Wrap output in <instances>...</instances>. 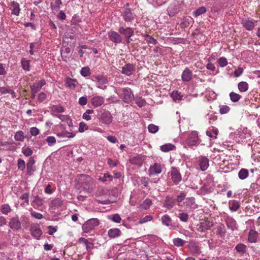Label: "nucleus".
<instances>
[{
  "label": "nucleus",
  "mask_w": 260,
  "mask_h": 260,
  "mask_svg": "<svg viewBox=\"0 0 260 260\" xmlns=\"http://www.w3.org/2000/svg\"><path fill=\"white\" fill-rule=\"evenodd\" d=\"M152 204V202L150 199H146L142 204L140 205V207L142 209L147 210L149 208Z\"/></svg>",
  "instance_id": "603ef678"
},
{
  "label": "nucleus",
  "mask_w": 260,
  "mask_h": 260,
  "mask_svg": "<svg viewBox=\"0 0 260 260\" xmlns=\"http://www.w3.org/2000/svg\"><path fill=\"white\" fill-rule=\"evenodd\" d=\"M233 136L237 142H240L244 139L249 138L250 134L247 128H244L242 130L237 131L234 135H232Z\"/></svg>",
  "instance_id": "f03ea898"
},
{
  "label": "nucleus",
  "mask_w": 260,
  "mask_h": 260,
  "mask_svg": "<svg viewBox=\"0 0 260 260\" xmlns=\"http://www.w3.org/2000/svg\"><path fill=\"white\" fill-rule=\"evenodd\" d=\"M161 171V165L160 164L155 162L150 166L148 170V174L149 176H153L160 174Z\"/></svg>",
  "instance_id": "1a4fd4ad"
},
{
  "label": "nucleus",
  "mask_w": 260,
  "mask_h": 260,
  "mask_svg": "<svg viewBox=\"0 0 260 260\" xmlns=\"http://www.w3.org/2000/svg\"><path fill=\"white\" fill-rule=\"evenodd\" d=\"M25 167H26V164H25V161L21 158H19L17 160L18 169L21 171H23L25 168Z\"/></svg>",
  "instance_id": "5fc2aeb1"
},
{
  "label": "nucleus",
  "mask_w": 260,
  "mask_h": 260,
  "mask_svg": "<svg viewBox=\"0 0 260 260\" xmlns=\"http://www.w3.org/2000/svg\"><path fill=\"white\" fill-rule=\"evenodd\" d=\"M11 11V13L15 16H19L20 12V8L19 4L16 2H12L10 5L9 7Z\"/></svg>",
  "instance_id": "412c9836"
},
{
  "label": "nucleus",
  "mask_w": 260,
  "mask_h": 260,
  "mask_svg": "<svg viewBox=\"0 0 260 260\" xmlns=\"http://www.w3.org/2000/svg\"><path fill=\"white\" fill-rule=\"evenodd\" d=\"M35 160L32 157H29L26 163V173L28 176H31L34 174L36 169L34 165Z\"/></svg>",
  "instance_id": "ddd939ff"
},
{
  "label": "nucleus",
  "mask_w": 260,
  "mask_h": 260,
  "mask_svg": "<svg viewBox=\"0 0 260 260\" xmlns=\"http://www.w3.org/2000/svg\"><path fill=\"white\" fill-rule=\"evenodd\" d=\"M218 131L216 128H213L212 130L209 129L207 131L206 135L213 139H216L218 134Z\"/></svg>",
  "instance_id": "79ce46f5"
},
{
  "label": "nucleus",
  "mask_w": 260,
  "mask_h": 260,
  "mask_svg": "<svg viewBox=\"0 0 260 260\" xmlns=\"http://www.w3.org/2000/svg\"><path fill=\"white\" fill-rule=\"evenodd\" d=\"M173 243L177 247H181L184 245L185 241L181 238H177L173 240Z\"/></svg>",
  "instance_id": "6e6d98bb"
},
{
  "label": "nucleus",
  "mask_w": 260,
  "mask_h": 260,
  "mask_svg": "<svg viewBox=\"0 0 260 260\" xmlns=\"http://www.w3.org/2000/svg\"><path fill=\"white\" fill-rule=\"evenodd\" d=\"M170 176L173 182L175 184H178L182 179V177L179 171L175 167H172L170 172Z\"/></svg>",
  "instance_id": "6e6552de"
},
{
  "label": "nucleus",
  "mask_w": 260,
  "mask_h": 260,
  "mask_svg": "<svg viewBox=\"0 0 260 260\" xmlns=\"http://www.w3.org/2000/svg\"><path fill=\"white\" fill-rule=\"evenodd\" d=\"M213 224L212 222L205 220L201 222L198 225L197 230L200 232H205V231L210 229L212 227Z\"/></svg>",
  "instance_id": "f8f14e48"
},
{
  "label": "nucleus",
  "mask_w": 260,
  "mask_h": 260,
  "mask_svg": "<svg viewBox=\"0 0 260 260\" xmlns=\"http://www.w3.org/2000/svg\"><path fill=\"white\" fill-rule=\"evenodd\" d=\"M98 118L104 125H110L113 121V117L111 113L106 110L102 109L98 111Z\"/></svg>",
  "instance_id": "f257e3e1"
},
{
  "label": "nucleus",
  "mask_w": 260,
  "mask_h": 260,
  "mask_svg": "<svg viewBox=\"0 0 260 260\" xmlns=\"http://www.w3.org/2000/svg\"><path fill=\"white\" fill-rule=\"evenodd\" d=\"M257 238V233L253 230H250L249 232L248 240L249 242L254 243L256 241Z\"/></svg>",
  "instance_id": "2f4dec72"
},
{
  "label": "nucleus",
  "mask_w": 260,
  "mask_h": 260,
  "mask_svg": "<svg viewBox=\"0 0 260 260\" xmlns=\"http://www.w3.org/2000/svg\"><path fill=\"white\" fill-rule=\"evenodd\" d=\"M108 219L116 223H120L121 220V218L118 214L109 215Z\"/></svg>",
  "instance_id": "8fccbe9b"
},
{
  "label": "nucleus",
  "mask_w": 260,
  "mask_h": 260,
  "mask_svg": "<svg viewBox=\"0 0 260 260\" xmlns=\"http://www.w3.org/2000/svg\"><path fill=\"white\" fill-rule=\"evenodd\" d=\"M201 142L198 136V133L197 131H192L190 132L186 139V143L189 146H197Z\"/></svg>",
  "instance_id": "7ed1b4c3"
},
{
  "label": "nucleus",
  "mask_w": 260,
  "mask_h": 260,
  "mask_svg": "<svg viewBox=\"0 0 260 260\" xmlns=\"http://www.w3.org/2000/svg\"><path fill=\"white\" fill-rule=\"evenodd\" d=\"M229 96L231 101L234 103L238 102L241 98V96L240 94L233 91L230 93Z\"/></svg>",
  "instance_id": "37998d69"
},
{
  "label": "nucleus",
  "mask_w": 260,
  "mask_h": 260,
  "mask_svg": "<svg viewBox=\"0 0 260 260\" xmlns=\"http://www.w3.org/2000/svg\"><path fill=\"white\" fill-rule=\"evenodd\" d=\"M230 209L233 211H237L240 207V203L238 201L231 200L229 202Z\"/></svg>",
  "instance_id": "7c9ffc66"
},
{
  "label": "nucleus",
  "mask_w": 260,
  "mask_h": 260,
  "mask_svg": "<svg viewBox=\"0 0 260 260\" xmlns=\"http://www.w3.org/2000/svg\"><path fill=\"white\" fill-rule=\"evenodd\" d=\"M108 234L110 238H115L119 237L121 234V232L118 228H113L108 231Z\"/></svg>",
  "instance_id": "cd10ccee"
},
{
  "label": "nucleus",
  "mask_w": 260,
  "mask_h": 260,
  "mask_svg": "<svg viewBox=\"0 0 260 260\" xmlns=\"http://www.w3.org/2000/svg\"><path fill=\"white\" fill-rule=\"evenodd\" d=\"M118 31L120 34L124 35L125 37L127 36L128 38H131L134 35V30L129 27L124 28L123 26H120L119 28Z\"/></svg>",
  "instance_id": "5701e85b"
},
{
  "label": "nucleus",
  "mask_w": 260,
  "mask_h": 260,
  "mask_svg": "<svg viewBox=\"0 0 260 260\" xmlns=\"http://www.w3.org/2000/svg\"><path fill=\"white\" fill-rule=\"evenodd\" d=\"M219 66L221 68H223L225 67L228 64V61L225 57H220L217 61Z\"/></svg>",
  "instance_id": "e2e57ef3"
},
{
  "label": "nucleus",
  "mask_w": 260,
  "mask_h": 260,
  "mask_svg": "<svg viewBox=\"0 0 260 260\" xmlns=\"http://www.w3.org/2000/svg\"><path fill=\"white\" fill-rule=\"evenodd\" d=\"M45 84L46 81L45 80H41L38 83H34L30 86L31 92L37 93Z\"/></svg>",
  "instance_id": "393cba45"
},
{
  "label": "nucleus",
  "mask_w": 260,
  "mask_h": 260,
  "mask_svg": "<svg viewBox=\"0 0 260 260\" xmlns=\"http://www.w3.org/2000/svg\"><path fill=\"white\" fill-rule=\"evenodd\" d=\"M207 11V9L205 7L202 6L198 9H197L196 11L193 12V15L195 17H198L202 14L205 13Z\"/></svg>",
  "instance_id": "09e8293b"
},
{
  "label": "nucleus",
  "mask_w": 260,
  "mask_h": 260,
  "mask_svg": "<svg viewBox=\"0 0 260 260\" xmlns=\"http://www.w3.org/2000/svg\"><path fill=\"white\" fill-rule=\"evenodd\" d=\"M50 112L52 116H56L58 113L64 112V108L60 105H53L50 108Z\"/></svg>",
  "instance_id": "a878e982"
},
{
  "label": "nucleus",
  "mask_w": 260,
  "mask_h": 260,
  "mask_svg": "<svg viewBox=\"0 0 260 260\" xmlns=\"http://www.w3.org/2000/svg\"><path fill=\"white\" fill-rule=\"evenodd\" d=\"M168 14L170 16H174L175 14H176L178 12V9L176 6L171 5H170L168 9H167Z\"/></svg>",
  "instance_id": "c03bdc74"
},
{
  "label": "nucleus",
  "mask_w": 260,
  "mask_h": 260,
  "mask_svg": "<svg viewBox=\"0 0 260 260\" xmlns=\"http://www.w3.org/2000/svg\"><path fill=\"white\" fill-rule=\"evenodd\" d=\"M219 112L221 114H224L228 113L230 110V107L227 105H220L219 106Z\"/></svg>",
  "instance_id": "69168bd1"
},
{
  "label": "nucleus",
  "mask_w": 260,
  "mask_h": 260,
  "mask_svg": "<svg viewBox=\"0 0 260 260\" xmlns=\"http://www.w3.org/2000/svg\"><path fill=\"white\" fill-rule=\"evenodd\" d=\"M122 95L121 98L124 102L130 103L134 99V95L132 90L129 88H124L122 89Z\"/></svg>",
  "instance_id": "0eeeda50"
},
{
  "label": "nucleus",
  "mask_w": 260,
  "mask_h": 260,
  "mask_svg": "<svg viewBox=\"0 0 260 260\" xmlns=\"http://www.w3.org/2000/svg\"><path fill=\"white\" fill-rule=\"evenodd\" d=\"M224 221L229 229L232 230V231L238 230V224L233 217L227 215L224 218Z\"/></svg>",
  "instance_id": "423d86ee"
},
{
  "label": "nucleus",
  "mask_w": 260,
  "mask_h": 260,
  "mask_svg": "<svg viewBox=\"0 0 260 260\" xmlns=\"http://www.w3.org/2000/svg\"><path fill=\"white\" fill-rule=\"evenodd\" d=\"M21 66L23 69L26 71H30V61L25 58L21 59Z\"/></svg>",
  "instance_id": "49530a36"
},
{
  "label": "nucleus",
  "mask_w": 260,
  "mask_h": 260,
  "mask_svg": "<svg viewBox=\"0 0 260 260\" xmlns=\"http://www.w3.org/2000/svg\"><path fill=\"white\" fill-rule=\"evenodd\" d=\"M130 162L131 164L137 165L138 166H140L142 165V159L139 156L131 158Z\"/></svg>",
  "instance_id": "4d7b16f0"
},
{
  "label": "nucleus",
  "mask_w": 260,
  "mask_h": 260,
  "mask_svg": "<svg viewBox=\"0 0 260 260\" xmlns=\"http://www.w3.org/2000/svg\"><path fill=\"white\" fill-rule=\"evenodd\" d=\"M110 41L115 44H119L122 42V37L116 31L111 30L107 33Z\"/></svg>",
  "instance_id": "9d476101"
},
{
  "label": "nucleus",
  "mask_w": 260,
  "mask_h": 260,
  "mask_svg": "<svg viewBox=\"0 0 260 260\" xmlns=\"http://www.w3.org/2000/svg\"><path fill=\"white\" fill-rule=\"evenodd\" d=\"M121 16L126 22H131L134 20L135 17V15L132 12L129 8H124Z\"/></svg>",
  "instance_id": "9b49d317"
},
{
  "label": "nucleus",
  "mask_w": 260,
  "mask_h": 260,
  "mask_svg": "<svg viewBox=\"0 0 260 260\" xmlns=\"http://www.w3.org/2000/svg\"><path fill=\"white\" fill-rule=\"evenodd\" d=\"M99 224V220L97 218H91L86 221L82 226V229L85 233H88L94 229Z\"/></svg>",
  "instance_id": "20e7f679"
},
{
  "label": "nucleus",
  "mask_w": 260,
  "mask_h": 260,
  "mask_svg": "<svg viewBox=\"0 0 260 260\" xmlns=\"http://www.w3.org/2000/svg\"><path fill=\"white\" fill-rule=\"evenodd\" d=\"M171 96L176 102L179 101L182 99V95L178 91H173L171 93Z\"/></svg>",
  "instance_id": "bf43d9fd"
},
{
  "label": "nucleus",
  "mask_w": 260,
  "mask_h": 260,
  "mask_svg": "<svg viewBox=\"0 0 260 260\" xmlns=\"http://www.w3.org/2000/svg\"><path fill=\"white\" fill-rule=\"evenodd\" d=\"M65 85L71 89H74L77 86L78 81L75 79L67 77L65 80Z\"/></svg>",
  "instance_id": "b1692460"
},
{
  "label": "nucleus",
  "mask_w": 260,
  "mask_h": 260,
  "mask_svg": "<svg viewBox=\"0 0 260 260\" xmlns=\"http://www.w3.org/2000/svg\"><path fill=\"white\" fill-rule=\"evenodd\" d=\"M186 193L181 192L177 196L176 201L178 203V205L180 207H183V202L185 201L186 197Z\"/></svg>",
  "instance_id": "72a5a7b5"
},
{
  "label": "nucleus",
  "mask_w": 260,
  "mask_h": 260,
  "mask_svg": "<svg viewBox=\"0 0 260 260\" xmlns=\"http://www.w3.org/2000/svg\"><path fill=\"white\" fill-rule=\"evenodd\" d=\"M249 176V172L246 169H241L238 172V177L241 180L246 179Z\"/></svg>",
  "instance_id": "f704fd0d"
},
{
  "label": "nucleus",
  "mask_w": 260,
  "mask_h": 260,
  "mask_svg": "<svg viewBox=\"0 0 260 260\" xmlns=\"http://www.w3.org/2000/svg\"><path fill=\"white\" fill-rule=\"evenodd\" d=\"M144 40L148 43V44H151L153 45H156L157 43V41L156 39H154L151 36L145 34L144 35Z\"/></svg>",
  "instance_id": "3c124183"
},
{
  "label": "nucleus",
  "mask_w": 260,
  "mask_h": 260,
  "mask_svg": "<svg viewBox=\"0 0 260 260\" xmlns=\"http://www.w3.org/2000/svg\"><path fill=\"white\" fill-rule=\"evenodd\" d=\"M236 251L240 253L241 254H243L246 252V246L243 244H238L235 247Z\"/></svg>",
  "instance_id": "de8ad7c7"
},
{
  "label": "nucleus",
  "mask_w": 260,
  "mask_h": 260,
  "mask_svg": "<svg viewBox=\"0 0 260 260\" xmlns=\"http://www.w3.org/2000/svg\"><path fill=\"white\" fill-rule=\"evenodd\" d=\"M178 218L183 222H186L188 219V215L187 213L182 212L178 214Z\"/></svg>",
  "instance_id": "338daca9"
},
{
  "label": "nucleus",
  "mask_w": 260,
  "mask_h": 260,
  "mask_svg": "<svg viewBox=\"0 0 260 260\" xmlns=\"http://www.w3.org/2000/svg\"><path fill=\"white\" fill-rule=\"evenodd\" d=\"M14 139L17 141L23 142L25 139L24 133L22 131H17L14 135Z\"/></svg>",
  "instance_id": "a19ab883"
},
{
  "label": "nucleus",
  "mask_w": 260,
  "mask_h": 260,
  "mask_svg": "<svg viewBox=\"0 0 260 260\" xmlns=\"http://www.w3.org/2000/svg\"><path fill=\"white\" fill-rule=\"evenodd\" d=\"M148 129L149 133L155 134L158 132L159 127L156 125L150 124L148 126Z\"/></svg>",
  "instance_id": "680f3d73"
},
{
  "label": "nucleus",
  "mask_w": 260,
  "mask_h": 260,
  "mask_svg": "<svg viewBox=\"0 0 260 260\" xmlns=\"http://www.w3.org/2000/svg\"><path fill=\"white\" fill-rule=\"evenodd\" d=\"M22 152L26 157L30 156L33 153L32 150L29 147L22 148Z\"/></svg>",
  "instance_id": "0e129e2a"
},
{
  "label": "nucleus",
  "mask_w": 260,
  "mask_h": 260,
  "mask_svg": "<svg viewBox=\"0 0 260 260\" xmlns=\"http://www.w3.org/2000/svg\"><path fill=\"white\" fill-rule=\"evenodd\" d=\"M191 252L194 254H199L201 253V248L198 244L193 240H190L188 245Z\"/></svg>",
  "instance_id": "a211bd4d"
},
{
  "label": "nucleus",
  "mask_w": 260,
  "mask_h": 260,
  "mask_svg": "<svg viewBox=\"0 0 260 260\" xmlns=\"http://www.w3.org/2000/svg\"><path fill=\"white\" fill-rule=\"evenodd\" d=\"M95 78L97 80V87L101 89L106 88V86H105V84L108 83V80L106 77L103 76L99 75L97 76Z\"/></svg>",
  "instance_id": "4be33fe9"
},
{
  "label": "nucleus",
  "mask_w": 260,
  "mask_h": 260,
  "mask_svg": "<svg viewBox=\"0 0 260 260\" xmlns=\"http://www.w3.org/2000/svg\"><path fill=\"white\" fill-rule=\"evenodd\" d=\"M174 199L172 197L167 196L165 199L164 207L170 209L174 206Z\"/></svg>",
  "instance_id": "c756f323"
},
{
  "label": "nucleus",
  "mask_w": 260,
  "mask_h": 260,
  "mask_svg": "<svg viewBox=\"0 0 260 260\" xmlns=\"http://www.w3.org/2000/svg\"><path fill=\"white\" fill-rule=\"evenodd\" d=\"M175 146L170 143L166 144L160 146V150L165 152L175 149Z\"/></svg>",
  "instance_id": "4c0bfd02"
},
{
  "label": "nucleus",
  "mask_w": 260,
  "mask_h": 260,
  "mask_svg": "<svg viewBox=\"0 0 260 260\" xmlns=\"http://www.w3.org/2000/svg\"><path fill=\"white\" fill-rule=\"evenodd\" d=\"M88 129V125L84 122H81L79 123V126L78 131L80 133H83L85 131L87 130Z\"/></svg>",
  "instance_id": "774afa93"
},
{
  "label": "nucleus",
  "mask_w": 260,
  "mask_h": 260,
  "mask_svg": "<svg viewBox=\"0 0 260 260\" xmlns=\"http://www.w3.org/2000/svg\"><path fill=\"white\" fill-rule=\"evenodd\" d=\"M241 24L247 30H252L255 26V22L249 19H243Z\"/></svg>",
  "instance_id": "aec40b11"
},
{
  "label": "nucleus",
  "mask_w": 260,
  "mask_h": 260,
  "mask_svg": "<svg viewBox=\"0 0 260 260\" xmlns=\"http://www.w3.org/2000/svg\"><path fill=\"white\" fill-rule=\"evenodd\" d=\"M44 200L41 197L36 196L34 198V200L31 203L32 206L34 207H40L43 205Z\"/></svg>",
  "instance_id": "473e14b6"
},
{
  "label": "nucleus",
  "mask_w": 260,
  "mask_h": 260,
  "mask_svg": "<svg viewBox=\"0 0 260 260\" xmlns=\"http://www.w3.org/2000/svg\"><path fill=\"white\" fill-rule=\"evenodd\" d=\"M154 7H158L165 4L168 0H147Z\"/></svg>",
  "instance_id": "a18cd8bd"
},
{
  "label": "nucleus",
  "mask_w": 260,
  "mask_h": 260,
  "mask_svg": "<svg viewBox=\"0 0 260 260\" xmlns=\"http://www.w3.org/2000/svg\"><path fill=\"white\" fill-rule=\"evenodd\" d=\"M105 102L104 98L102 96L96 95L90 100V103L94 108L101 106Z\"/></svg>",
  "instance_id": "2eb2a0df"
},
{
  "label": "nucleus",
  "mask_w": 260,
  "mask_h": 260,
  "mask_svg": "<svg viewBox=\"0 0 260 260\" xmlns=\"http://www.w3.org/2000/svg\"><path fill=\"white\" fill-rule=\"evenodd\" d=\"M238 87L240 92H244L248 89V84L246 82L242 81L238 83Z\"/></svg>",
  "instance_id": "58836bf2"
},
{
  "label": "nucleus",
  "mask_w": 260,
  "mask_h": 260,
  "mask_svg": "<svg viewBox=\"0 0 260 260\" xmlns=\"http://www.w3.org/2000/svg\"><path fill=\"white\" fill-rule=\"evenodd\" d=\"M9 226L11 229L15 230L21 229V224L18 216L14 217L10 219Z\"/></svg>",
  "instance_id": "f3484780"
},
{
  "label": "nucleus",
  "mask_w": 260,
  "mask_h": 260,
  "mask_svg": "<svg viewBox=\"0 0 260 260\" xmlns=\"http://www.w3.org/2000/svg\"><path fill=\"white\" fill-rule=\"evenodd\" d=\"M135 66L132 63H126L122 68L121 73L126 76H131L135 71Z\"/></svg>",
  "instance_id": "4468645a"
},
{
  "label": "nucleus",
  "mask_w": 260,
  "mask_h": 260,
  "mask_svg": "<svg viewBox=\"0 0 260 260\" xmlns=\"http://www.w3.org/2000/svg\"><path fill=\"white\" fill-rule=\"evenodd\" d=\"M62 4L61 0H53V2L51 4V8L52 10L58 11Z\"/></svg>",
  "instance_id": "e433bc0d"
},
{
  "label": "nucleus",
  "mask_w": 260,
  "mask_h": 260,
  "mask_svg": "<svg viewBox=\"0 0 260 260\" xmlns=\"http://www.w3.org/2000/svg\"><path fill=\"white\" fill-rule=\"evenodd\" d=\"M30 232L32 236L36 239H40L42 235V232L40 226L37 223H32L30 226Z\"/></svg>",
  "instance_id": "39448f33"
},
{
  "label": "nucleus",
  "mask_w": 260,
  "mask_h": 260,
  "mask_svg": "<svg viewBox=\"0 0 260 260\" xmlns=\"http://www.w3.org/2000/svg\"><path fill=\"white\" fill-rule=\"evenodd\" d=\"M226 230L223 224H220L217 226V234L220 237H223L225 235Z\"/></svg>",
  "instance_id": "c9c22d12"
},
{
  "label": "nucleus",
  "mask_w": 260,
  "mask_h": 260,
  "mask_svg": "<svg viewBox=\"0 0 260 260\" xmlns=\"http://www.w3.org/2000/svg\"><path fill=\"white\" fill-rule=\"evenodd\" d=\"M198 162L200 169L202 171L206 170L209 165L208 158L203 156H201L199 157Z\"/></svg>",
  "instance_id": "dca6fc26"
},
{
  "label": "nucleus",
  "mask_w": 260,
  "mask_h": 260,
  "mask_svg": "<svg viewBox=\"0 0 260 260\" xmlns=\"http://www.w3.org/2000/svg\"><path fill=\"white\" fill-rule=\"evenodd\" d=\"M183 207L188 208L196 209L198 206L195 203V199L193 197L186 198L183 202Z\"/></svg>",
  "instance_id": "6ab92c4d"
},
{
  "label": "nucleus",
  "mask_w": 260,
  "mask_h": 260,
  "mask_svg": "<svg viewBox=\"0 0 260 260\" xmlns=\"http://www.w3.org/2000/svg\"><path fill=\"white\" fill-rule=\"evenodd\" d=\"M93 113H94V111L93 110H91V109L86 110V111L85 112V113H84L83 114V116H82L83 119H84V120H85L86 121H89V120H91V118L89 115L91 114H92Z\"/></svg>",
  "instance_id": "13d9d810"
},
{
  "label": "nucleus",
  "mask_w": 260,
  "mask_h": 260,
  "mask_svg": "<svg viewBox=\"0 0 260 260\" xmlns=\"http://www.w3.org/2000/svg\"><path fill=\"white\" fill-rule=\"evenodd\" d=\"M162 223L166 226H169L171 224L172 219L168 215H164L161 218Z\"/></svg>",
  "instance_id": "ea45409f"
},
{
  "label": "nucleus",
  "mask_w": 260,
  "mask_h": 260,
  "mask_svg": "<svg viewBox=\"0 0 260 260\" xmlns=\"http://www.w3.org/2000/svg\"><path fill=\"white\" fill-rule=\"evenodd\" d=\"M56 136L59 138H73L75 136V134L72 132H67L66 131H62L60 132H58L56 134Z\"/></svg>",
  "instance_id": "c85d7f7f"
},
{
  "label": "nucleus",
  "mask_w": 260,
  "mask_h": 260,
  "mask_svg": "<svg viewBox=\"0 0 260 260\" xmlns=\"http://www.w3.org/2000/svg\"><path fill=\"white\" fill-rule=\"evenodd\" d=\"M182 80L183 81L188 82L192 78V72L188 68H186L181 75Z\"/></svg>",
  "instance_id": "bb28decb"
},
{
  "label": "nucleus",
  "mask_w": 260,
  "mask_h": 260,
  "mask_svg": "<svg viewBox=\"0 0 260 260\" xmlns=\"http://www.w3.org/2000/svg\"><path fill=\"white\" fill-rule=\"evenodd\" d=\"M11 210V207L8 204H5L2 205L1 212L3 214H8Z\"/></svg>",
  "instance_id": "052dcab7"
},
{
  "label": "nucleus",
  "mask_w": 260,
  "mask_h": 260,
  "mask_svg": "<svg viewBox=\"0 0 260 260\" xmlns=\"http://www.w3.org/2000/svg\"><path fill=\"white\" fill-rule=\"evenodd\" d=\"M80 74L84 77L89 76L91 74L90 68L88 67L82 68L80 71Z\"/></svg>",
  "instance_id": "864d4df0"
}]
</instances>
